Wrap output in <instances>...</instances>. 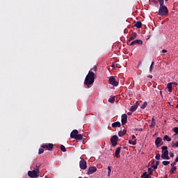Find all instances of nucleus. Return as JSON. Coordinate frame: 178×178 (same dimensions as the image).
<instances>
[{
    "instance_id": "f257e3e1",
    "label": "nucleus",
    "mask_w": 178,
    "mask_h": 178,
    "mask_svg": "<svg viewBox=\"0 0 178 178\" xmlns=\"http://www.w3.org/2000/svg\"><path fill=\"white\" fill-rule=\"evenodd\" d=\"M95 79H97V74L91 71H89L84 81L85 86L90 87L91 85L94 84Z\"/></svg>"
},
{
    "instance_id": "f03ea898",
    "label": "nucleus",
    "mask_w": 178,
    "mask_h": 178,
    "mask_svg": "<svg viewBox=\"0 0 178 178\" xmlns=\"http://www.w3.org/2000/svg\"><path fill=\"white\" fill-rule=\"evenodd\" d=\"M161 149H162V152H161L162 159H165L167 161H169V159H170V157H169V151L168 150V146H163Z\"/></svg>"
},
{
    "instance_id": "7ed1b4c3",
    "label": "nucleus",
    "mask_w": 178,
    "mask_h": 178,
    "mask_svg": "<svg viewBox=\"0 0 178 178\" xmlns=\"http://www.w3.org/2000/svg\"><path fill=\"white\" fill-rule=\"evenodd\" d=\"M169 13V10L165 6H160L159 9V16H166Z\"/></svg>"
},
{
    "instance_id": "20e7f679",
    "label": "nucleus",
    "mask_w": 178,
    "mask_h": 178,
    "mask_svg": "<svg viewBox=\"0 0 178 178\" xmlns=\"http://www.w3.org/2000/svg\"><path fill=\"white\" fill-rule=\"evenodd\" d=\"M28 176L31 178L40 177V170H33L32 171H29Z\"/></svg>"
},
{
    "instance_id": "39448f33",
    "label": "nucleus",
    "mask_w": 178,
    "mask_h": 178,
    "mask_svg": "<svg viewBox=\"0 0 178 178\" xmlns=\"http://www.w3.org/2000/svg\"><path fill=\"white\" fill-rule=\"evenodd\" d=\"M118 141H119V137L118 136L114 135L111 138V143L113 147H116L118 145Z\"/></svg>"
},
{
    "instance_id": "423d86ee",
    "label": "nucleus",
    "mask_w": 178,
    "mask_h": 178,
    "mask_svg": "<svg viewBox=\"0 0 178 178\" xmlns=\"http://www.w3.org/2000/svg\"><path fill=\"white\" fill-rule=\"evenodd\" d=\"M79 168L82 170H86V169H87V161H86L84 159H81L79 161Z\"/></svg>"
},
{
    "instance_id": "0eeeda50",
    "label": "nucleus",
    "mask_w": 178,
    "mask_h": 178,
    "mask_svg": "<svg viewBox=\"0 0 178 178\" xmlns=\"http://www.w3.org/2000/svg\"><path fill=\"white\" fill-rule=\"evenodd\" d=\"M42 148H43L44 149H47L48 151H52V149H54V144H43L42 145Z\"/></svg>"
},
{
    "instance_id": "6e6552de",
    "label": "nucleus",
    "mask_w": 178,
    "mask_h": 178,
    "mask_svg": "<svg viewBox=\"0 0 178 178\" xmlns=\"http://www.w3.org/2000/svg\"><path fill=\"white\" fill-rule=\"evenodd\" d=\"M109 83L111 86H114V87H118L119 86V82L116 81V79L113 76H110Z\"/></svg>"
},
{
    "instance_id": "1a4fd4ad",
    "label": "nucleus",
    "mask_w": 178,
    "mask_h": 178,
    "mask_svg": "<svg viewBox=\"0 0 178 178\" xmlns=\"http://www.w3.org/2000/svg\"><path fill=\"white\" fill-rule=\"evenodd\" d=\"M155 145H156L157 148H159L161 145H163V142L162 141V138L158 137L156 138Z\"/></svg>"
},
{
    "instance_id": "9d476101",
    "label": "nucleus",
    "mask_w": 178,
    "mask_h": 178,
    "mask_svg": "<svg viewBox=\"0 0 178 178\" xmlns=\"http://www.w3.org/2000/svg\"><path fill=\"white\" fill-rule=\"evenodd\" d=\"M95 172H97V167L90 166L88 168L86 175H92V173H95Z\"/></svg>"
},
{
    "instance_id": "9b49d317",
    "label": "nucleus",
    "mask_w": 178,
    "mask_h": 178,
    "mask_svg": "<svg viewBox=\"0 0 178 178\" xmlns=\"http://www.w3.org/2000/svg\"><path fill=\"white\" fill-rule=\"evenodd\" d=\"M121 122L122 126H124L126 123H127V114H122L121 116Z\"/></svg>"
},
{
    "instance_id": "f8f14e48",
    "label": "nucleus",
    "mask_w": 178,
    "mask_h": 178,
    "mask_svg": "<svg viewBox=\"0 0 178 178\" xmlns=\"http://www.w3.org/2000/svg\"><path fill=\"white\" fill-rule=\"evenodd\" d=\"M143 45V40H135L131 42L129 44L130 46L131 45Z\"/></svg>"
},
{
    "instance_id": "ddd939ff",
    "label": "nucleus",
    "mask_w": 178,
    "mask_h": 178,
    "mask_svg": "<svg viewBox=\"0 0 178 178\" xmlns=\"http://www.w3.org/2000/svg\"><path fill=\"white\" fill-rule=\"evenodd\" d=\"M78 134L79 131L77 129H74L70 134V137L71 138H75V137H76Z\"/></svg>"
},
{
    "instance_id": "4468645a",
    "label": "nucleus",
    "mask_w": 178,
    "mask_h": 178,
    "mask_svg": "<svg viewBox=\"0 0 178 178\" xmlns=\"http://www.w3.org/2000/svg\"><path fill=\"white\" fill-rule=\"evenodd\" d=\"M136 38H137V33L134 32L131 34L129 38V42H130V41H133V40H136Z\"/></svg>"
},
{
    "instance_id": "2eb2a0df",
    "label": "nucleus",
    "mask_w": 178,
    "mask_h": 178,
    "mask_svg": "<svg viewBox=\"0 0 178 178\" xmlns=\"http://www.w3.org/2000/svg\"><path fill=\"white\" fill-rule=\"evenodd\" d=\"M155 124H156V122H155V119L152 117V122L149 125L150 129H154V127H155Z\"/></svg>"
},
{
    "instance_id": "dca6fc26",
    "label": "nucleus",
    "mask_w": 178,
    "mask_h": 178,
    "mask_svg": "<svg viewBox=\"0 0 178 178\" xmlns=\"http://www.w3.org/2000/svg\"><path fill=\"white\" fill-rule=\"evenodd\" d=\"M126 133H127V130L123 129V131H120L118 132V136H119V137H123V136H124V134H126Z\"/></svg>"
},
{
    "instance_id": "f3484780",
    "label": "nucleus",
    "mask_w": 178,
    "mask_h": 178,
    "mask_svg": "<svg viewBox=\"0 0 178 178\" xmlns=\"http://www.w3.org/2000/svg\"><path fill=\"white\" fill-rule=\"evenodd\" d=\"M120 149H122V147H118L115 150L116 158H119L120 156Z\"/></svg>"
},
{
    "instance_id": "a211bd4d",
    "label": "nucleus",
    "mask_w": 178,
    "mask_h": 178,
    "mask_svg": "<svg viewBox=\"0 0 178 178\" xmlns=\"http://www.w3.org/2000/svg\"><path fill=\"white\" fill-rule=\"evenodd\" d=\"M134 26L137 27V29H141V27H143V23H141V22H140V21H138L134 24Z\"/></svg>"
},
{
    "instance_id": "6ab92c4d",
    "label": "nucleus",
    "mask_w": 178,
    "mask_h": 178,
    "mask_svg": "<svg viewBox=\"0 0 178 178\" xmlns=\"http://www.w3.org/2000/svg\"><path fill=\"white\" fill-rule=\"evenodd\" d=\"M112 127H120V126H122V124L120 123V122H113L111 124Z\"/></svg>"
},
{
    "instance_id": "aec40b11",
    "label": "nucleus",
    "mask_w": 178,
    "mask_h": 178,
    "mask_svg": "<svg viewBox=\"0 0 178 178\" xmlns=\"http://www.w3.org/2000/svg\"><path fill=\"white\" fill-rule=\"evenodd\" d=\"M163 140V141H168V143H169L170 141H172V138L168 135H165Z\"/></svg>"
},
{
    "instance_id": "412c9836",
    "label": "nucleus",
    "mask_w": 178,
    "mask_h": 178,
    "mask_svg": "<svg viewBox=\"0 0 178 178\" xmlns=\"http://www.w3.org/2000/svg\"><path fill=\"white\" fill-rule=\"evenodd\" d=\"M137 108H138V105L131 106L129 111L130 112H135V111H137Z\"/></svg>"
},
{
    "instance_id": "4be33fe9",
    "label": "nucleus",
    "mask_w": 178,
    "mask_h": 178,
    "mask_svg": "<svg viewBox=\"0 0 178 178\" xmlns=\"http://www.w3.org/2000/svg\"><path fill=\"white\" fill-rule=\"evenodd\" d=\"M74 140H77L79 141L83 140V136L81 134H77L76 136L75 137V138H74Z\"/></svg>"
},
{
    "instance_id": "5701e85b",
    "label": "nucleus",
    "mask_w": 178,
    "mask_h": 178,
    "mask_svg": "<svg viewBox=\"0 0 178 178\" xmlns=\"http://www.w3.org/2000/svg\"><path fill=\"white\" fill-rule=\"evenodd\" d=\"M177 170V167H172V168L170 170V175H173L175 172Z\"/></svg>"
},
{
    "instance_id": "b1692460",
    "label": "nucleus",
    "mask_w": 178,
    "mask_h": 178,
    "mask_svg": "<svg viewBox=\"0 0 178 178\" xmlns=\"http://www.w3.org/2000/svg\"><path fill=\"white\" fill-rule=\"evenodd\" d=\"M155 65V63L154 61L152 62L151 65L149 67V72L150 73H152V70H154V65Z\"/></svg>"
},
{
    "instance_id": "393cba45",
    "label": "nucleus",
    "mask_w": 178,
    "mask_h": 178,
    "mask_svg": "<svg viewBox=\"0 0 178 178\" xmlns=\"http://www.w3.org/2000/svg\"><path fill=\"white\" fill-rule=\"evenodd\" d=\"M172 83H169L167 85V88L168 89L169 92H172Z\"/></svg>"
},
{
    "instance_id": "a878e982",
    "label": "nucleus",
    "mask_w": 178,
    "mask_h": 178,
    "mask_svg": "<svg viewBox=\"0 0 178 178\" xmlns=\"http://www.w3.org/2000/svg\"><path fill=\"white\" fill-rule=\"evenodd\" d=\"M147 105L148 104L147 103V102H144L143 104L140 106L141 109H145Z\"/></svg>"
},
{
    "instance_id": "bb28decb",
    "label": "nucleus",
    "mask_w": 178,
    "mask_h": 178,
    "mask_svg": "<svg viewBox=\"0 0 178 178\" xmlns=\"http://www.w3.org/2000/svg\"><path fill=\"white\" fill-rule=\"evenodd\" d=\"M40 168H41V163H36L35 170H40Z\"/></svg>"
},
{
    "instance_id": "cd10ccee",
    "label": "nucleus",
    "mask_w": 178,
    "mask_h": 178,
    "mask_svg": "<svg viewBox=\"0 0 178 178\" xmlns=\"http://www.w3.org/2000/svg\"><path fill=\"white\" fill-rule=\"evenodd\" d=\"M141 178H145V177H149V175H148V174H147V172H144L141 176Z\"/></svg>"
},
{
    "instance_id": "c85d7f7f",
    "label": "nucleus",
    "mask_w": 178,
    "mask_h": 178,
    "mask_svg": "<svg viewBox=\"0 0 178 178\" xmlns=\"http://www.w3.org/2000/svg\"><path fill=\"white\" fill-rule=\"evenodd\" d=\"M108 102H110L111 104H113L115 102V97H113L108 99Z\"/></svg>"
},
{
    "instance_id": "c756f323",
    "label": "nucleus",
    "mask_w": 178,
    "mask_h": 178,
    "mask_svg": "<svg viewBox=\"0 0 178 178\" xmlns=\"http://www.w3.org/2000/svg\"><path fill=\"white\" fill-rule=\"evenodd\" d=\"M60 149L61 151H63V152H66V147H65V145H61Z\"/></svg>"
},
{
    "instance_id": "7c9ffc66",
    "label": "nucleus",
    "mask_w": 178,
    "mask_h": 178,
    "mask_svg": "<svg viewBox=\"0 0 178 178\" xmlns=\"http://www.w3.org/2000/svg\"><path fill=\"white\" fill-rule=\"evenodd\" d=\"M163 165H164V166H168V165H169V163H170V161H164L162 162Z\"/></svg>"
},
{
    "instance_id": "2f4dec72",
    "label": "nucleus",
    "mask_w": 178,
    "mask_h": 178,
    "mask_svg": "<svg viewBox=\"0 0 178 178\" xmlns=\"http://www.w3.org/2000/svg\"><path fill=\"white\" fill-rule=\"evenodd\" d=\"M108 177H111V172H112V170L111 169V166H108Z\"/></svg>"
},
{
    "instance_id": "473e14b6",
    "label": "nucleus",
    "mask_w": 178,
    "mask_h": 178,
    "mask_svg": "<svg viewBox=\"0 0 178 178\" xmlns=\"http://www.w3.org/2000/svg\"><path fill=\"white\" fill-rule=\"evenodd\" d=\"M160 6H164L163 3H165V0H159Z\"/></svg>"
},
{
    "instance_id": "72a5a7b5",
    "label": "nucleus",
    "mask_w": 178,
    "mask_h": 178,
    "mask_svg": "<svg viewBox=\"0 0 178 178\" xmlns=\"http://www.w3.org/2000/svg\"><path fill=\"white\" fill-rule=\"evenodd\" d=\"M155 159H156L157 161H159V159H161V154H156Z\"/></svg>"
},
{
    "instance_id": "f704fd0d",
    "label": "nucleus",
    "mask_w": 178,
    "mask_h": 178,
    "mask_svg": "<svg viewBox=\"0 0 178 178\" xmlns=\"http://www.w3.org/2000/svg\"><path fill=\"white\" fill-rule=\"evenodd\" d=\"M149 175H152V172H154V170L151 168H148Z\"/></svg>"
},
{
    "instance_id": "c9c22d12",
    "label": "nucleus",
    "mask_w": 178,
    "mask_h": 178,
    "mask_svg": "<svg viewBox=\"0 0 178 178\" xmlns=\"http://www.w3.org/2000/svg\"><path fill=\"white\" fill-rule=\"evenodd\" d=\"M150 168L152 169L153 170H156V169H158V167L156 165H153Z\"/></svg>"
},
{
    "instance_id": "e433bc0d",
    "label": "nucleus",
    "mask_w": 178,
    "mask_h": 178,
    "mask_svg": "<svg viewBox=\"0 0 178 178\" xmlns=\"http://www.w3.org/2000/svg\"><path fill=\"white\" fill-rule=\"evenodd\" d=\"M38 154H44V149L40 148V149H39Z\"/></svg>"
},
{
    "instance_id": "4c0bfd02",
    "label": "nucleus",
    "mask_w": 178,
    "mask_h": 178,
    "mask_svg": "<svg viewBox=\"0 0 178 178\" xmlns=\"http://www.w3.org/2000/svg\"><path fill=\"white\" fill-rule=\"evenodd\" d=\"M173 131H175L176 133V134H178V127H175L173 129Z\"/></svg>"
},
{
    "instance_id": "58836bf2",
    "label": "nucleus",
    "mask_w": 178,
    "mask_h": 178,
    "mask_svg": "<svg viewBox=\"0 0 178 178\" xmlns=\"http://www.w3.org/2000/svg\"><path fill=\"white\" fill-rule=\"evenodd\" d=\"M170 156L171 157V158H174L175 157V153H173V152H170Z\"/></svg>"
},
{
    "instance_id": "ea45409f",
    "label": "nucleus",
    "mask_w": 178,
    "mask_h": 178,
    "mask_svg": "<svg viewBox=\"0 0 178 178\" xmlns=\"http://www.w3.org/2000/svg\"><path fill=\"white\" fill-rule=\"evenodd\" d=\"M176 163H175V161H174L173 163H172L170 164V167H171V168L175 167V165H176Z\"/></svg>"
},
{
    "instance_id": "a19ab883",
    "label": "nucleus",
    "mask_w": 178,
    "mask_h": 178,
    "mask_svg": "<svg viewBox=\"0 0 178 178\" xmlns=\"http://www.w3.org/2000/svg\"><path fill=\"white\" fill-rule=\"evenodd\" d=\"M136 144H137V140L135 139L133 142H132V145H136Z\"/></svg>"
},
{
    "instance_id": "79ce46f5",
    "label": "nucleus",
    "mask_w": 178,
    "mask_h": 178,
    "mask_svg": "<svg viewBox=\"0 0 178 178\" xmlns=\"http://www.w3.org/2000/svg\"><path fill=\"white\" fill-rule=\"evenodd\" d=\"M161 52L162 54H166V52H168V50H166V49H163Z\"/></svg>"
},
{
    "instance_id": "37998d69",
    "label": "nucleus",
    "mask_w": 178,
    "mask_h": 178,
    "mask_svg": "<svg viewBox=\"0 0 178 178\" xmlns=\"http://www.w3.org/2000/svg\"><path fill=\"white\" fill-rule=\"evenodd\" d=\"M92 70H93L94 72H95L97 70V65H95L93 67V68L92 69Z\"/></svg>"
},
{
    "instance_id": "c03bdc74",
    "label": "nucleus",
    "mask_w": 178,
    "mask_h": 178,
    "mask_svg": "<svg viewBox=\"0 0 178 178\" xmlns=\"http://www.w3.org/2000/svg\"><path fill=\"white\" fill-rule=\"evenodd\" d=\"M171 147H172V148H175V147H176L175 145V142H172V143Z\"/></svg>"
},
{
    "instance_id": "a18cd8bd",
    "label": "nucleus",
    "mask_w": 178,
    "mask_h": 178,
    "mask_svg": "<svg viewBox=\"0 0 178 178\" xmlns=\"http://www.w3.org/2000/svg\"><path fill=\"white\" fill-rule=\"evenodd\" d=\"M155 165L158 168V166H159V161H156Z\"/></svg>"
},
{
    "instance_id": "49530a36",
    "label": "nucleus",
    "mask_w": 178,
    "mask_h": 178,
    "mask_svg": "<svg viewBox=\"0 0 178 178\" xmlns=\"http://www.w3.org/2000/svg\"><path fill=\"white\" fill-rule=\"evenodd\" d=\"M172 83V85L174 84V86H178L177 83H176V82H172V83Z\"/></svg>"
},
{
    "instance_id": "de8ad7c7",
    "label": "nucleus",
    "mask_w": 178,
    "mask_h": 178,
    "mask_svg": "<svg viewBox=\"0 0 178 178\" xmlns=\"http://www.w3.org/2000/svg\"><path fill=\"white\" fill-rule=\"evenodd\" d=\"M147 77H148L149 79H152V75L149 74V75L147 76Z\"/></svg>"
},
{
    "instance_id": "09e8293b",
    "label": "nucleus",
    "mask_w": 178,
    "mask_h": 178,
    "mask_svg": "<svg viewBox=\"0 0 178 178\" xmlns=\"http://www.w3.org/2000/svg\"><path fill=\"white\" fill-rule=\"evenodd\" d=\"M175 147H178V140L175 143Z\"/></svg>"
},
{
    "instance_id": "8fccbe9b",
    "label": "nucleus",
    "mask_w": 178,
    "mask_h": 178,
    "mask_svg": "<svg viewBox=\"0 0 178 178\" xmlns=\"http://www.w3.org/2000/svg\"><path fill=\"white\" fill-rule=\"evenodd\" d=\"M127 115H128V116H131V112H128Z\"/></svg>"
},
{
    "instance_id": "3c124183",
    "label": "nucleus",
    "mask_w": 178,
    "mask_h": 178,
    "mask_svg": "<svg viewBox=\"0 0 178 178\" xmlns=\"http://www.w3.org/2000/svg\"><path fill=\"white\" fill-rule=\"evenodd\" d=\"M128 143L129 144H133V141H131V140H129Z\"/></svg>"
},
{
    "instance_id": "603ef678",
    "label": "nucleus",
    "mask_w": 178,
    "mask_h": 178,
    "mask_svg": "<svg viewBox=\"0 0 178 178\" xmlns=\"http://www.w3.org/2000/svg\"><path fill=\"white\" fill-rule=\"evenodd\" d=\"M135 105H138H138H140V103L138 102H136Z\"/></svg>"
},
{
    "instance_id": "864d4df0",
    "label": "nucleus",
    "mask_w": 178,
    "mask_h": 178,
    "mask_svg": "<svg viewBox=\"0 0 178 178\" xmlns=\"http://www.w3.org/2000/svg\"><path fill=\"white\" fill-rule=\"evenodd\" d=\"M134 138H136V136L132 135V139L134 140Z\"/></svg>"
},
{
    "instance_id": "5fc2aeb1",
    "label": "nucleus",
    "mask_w": 178,
    "mask_h": 178,
    "mask_svg": "<svg viewBox=\"0 0 178 178\" xmlns=\"http://www.w3.org/2000/svg\"><path fill=\"white\" fill-rule=\"evenodd\" d=\"M139 131H143V129H139Z\"/></svg>"
},
{
    "instance_id": "6e6d98bb",
    "label": "nucleus",
    "mask_w": 178,
    "mask_h": 178,
    "mask_svg": "<svg viewBox=\"0 0 178 178\" xmlns=\"http://www.w3.org/2000/svg\"><path fill=\"white\" fill-rule=\"evenodd\" d=\"M152 163H153V165H154V163H155V161H154L152 162Z\"/></svg>"
},
{
    "instance_id": "4d7b16f0",
    "label": "nucleus",
    "mask_w": 178,
    "mask_h": 178,
    "mask_svg": "<svg viewBox=\"0 0 178 178\" xmlns=\"http://www.w3.org/2000/svg\"><path fill=\"white\" fill-rule=\"evenodd\" d=\"M165 2H168L169 0H165Z\"/></svg>"
},
{
    "instance_id": "13d9d810",
    "label": "nucleus",
    "mask_w": 178,
    "mask_h": 178,
    "mask_svg": "<svg viewBox=\"0 0 178 178\" xmlns=\"http://www.w3.org/2000/svg\"><path fill=\"white\" fill-rule=\"evenodd\" d=\"M114 66H115V65H112V67H113Z\"/></svg>"
},
{
    "instance_id": "bf43d9fd",
    "label": "nucleus",
    "mask_w": 178,
    "mask_h": 178,
    "mask_svg": "<svg viewBox=\"0 0 178 178\" xmlns=\"http://www.w3.org/2000/svg\"><path fill=\"white\" fill-rule=\"evenodd\" d=\"M124 148L126 149V147H124Z\"/></svg>"
}]
</instances>
